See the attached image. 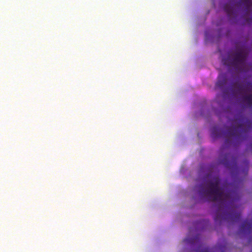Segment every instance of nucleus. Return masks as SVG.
I'll use <instances>...</instances> for the list:
<instances>
[{
  "label": "nucleus",
  "instance_id": "7ed1b4c3",
  "mask_svg": "<svg viewBox=\"0 0 252 252\" xmlns=\"http://www.w3.org/2000/svg\"><path fill=\"white\" fill-rule=\"evenodd\" d=\"M232 55H233V57L229 60V65L241 71H243L247 56V52L244 50L240 49Z\"/></svg>",
  "mask_w": 252,
  "mask_h": 252
},
{
  "label": "nucleus",
  "instance_id": "f03ea898",
  "mask_svg": "<svg viewBox=\"0 0 252 252\" xmlns=\"http://www.w3.org/2000/svg\"><path fill=\"white\" fill-rule=\"evenodd\" d=\"M231 126L227 130L225 144H228L230 139L239 142L246 138L250 128V123L244 117L237 115L232 120Z\"/></svg>",
  "mask_w": 252,
  "mask_h": 252
},
{
  "label": "nucleus",
  "instance_id": "f257e3e1",
  "mask_svg": "<svg viewBox=\"0 0 252 252\" xmlns=\"http://www.w3.org/2000/svg\"><path fill=\"white\" fill-rule=\"evenodd\" d=\"M220 179L218 177L213 178L205 188H200L199 193L202 196H208L211 201H218V209L214 217L216 222H221L222 220L237 222L240 220L241 214L240 212H236V208L231 207L236 200L234 198L229 200L231 198V192L224 194L220 187Z\"/></svg>",
  "mask_w": 252,
  "mask_h": 252
},
{
  "label": "nucleus",
  "instance_id": "1a4fd4ad",
  "mask_svg": "<svg viewBox=\"0 0 252 252\" xmlns=\"http://www.w3.org/2000/svg\"><path fill=\"white\" fill-rule=\"evenodd\" d=\"M226 84V79L223 78L221 76H219L218 80L216 83V87L222 89Z\"/></svg>",
  "mask_w": 252,
  "mask_h": 252
},
{
  "label": "nucleus",
  "instance_id": "0eeeda50",
  "mask_svg": "<svg viewBox=\"0 0 252 252\" xmlns=\"http://www.w3.org/2000/svg\"><path fill=\"white\" fill-rule=\"evenodd\" d=\"M244 5L245 7V10L247 12L252 10V0H241L237 5Z\"/></svg>",
  "mask_w": 252,
  "mask_h": 252
},
{
  "label": "nucleus",
  "instance_id": "423d86ee",
  "mask_svg": "<svg viewBox=\"0 0 252 252\" xmlns=\"http://www.w3.org/2000/svg\"><path fill=\"white\" fill-rule=\"evenodd\" d=\"M252 231V220H245L240 226L239 231L244 234H249Z\"/></svg>",
  "mask_w": 252,
  "mask_h": 252
},
{
  "label": "nucleus",
  "instance_id": "9d476101",
  "mask_svg": "<svg viewBox=\"0 0 252 252\" xmlns=\"http://www.w3.org/2000/svg\"><path fill=\"white\" fill-rule=\"evenodd\" d=\"M242 100L246 102L249 107L252 108V94L244 95L242 97Z\"/></svg>",
  "mask_w": 252,
  "mask_h": 252
},
{
  "label": "nucleus",
  "instance_id": "39448f33",
  "mask_svg": "<svg viewBox=\"0 0 252 252\" xmlns=\"http://www.w3.org/2000/svg\"><path fill=\"white\" fill-rule=\"evenodd\" d=\"M252 91V84L246 82L244 84L238 83L235 84V92L236 94H241Z\"/></svg>",
  "mask_w": 252,
  "mask_h": 252
},
{
  "label": "nucleus",
  "instance_id": "6e6552de",
  "mask_svg": "<svg viewBox=\"0 0 252 252\" xmlns=\"http://www.w3.org/2000/svg\"><path fill=\"white\" fill-rule=\"evenodd\" d=\"M224 10L227 14L229 17H230L234 14V7L233 5H231L230 3H226L224 6Z\"/></svg>",
  "mask_w": 252,
  "mask_h": 252
},
{
  "label": "nucleus",
  "instance_id": "f8f14e48",
  "mask_svg": "<svg viewBox=\"0 0 252 252\" xmlns=\"http://www.w3.org/2000/svg\"><path fill=\"white\" fill-rule=\"evenodd\" d=\"M196 252H214L210 250V249L208 248H206L203 249H202L201 251L197 250L196 251ZM221 252H224V250L222 249H221Z\"/></svg>",
  "mask_w": 252,
  "mask_h": 252
},
{
  "label": "nucleus",
  "instance_id": "ddd939ff",
  "mask_svg": "<svg viewBox=\"0 0 252 252\" xmlns=\"http://www.w3.org/2000/svg\"><path fill=\"white\" fill-rule=\"evenodd\" d=\"M245 162H246V165H247V169L246 170V174H247L248 173V161H245Z\"/></svg>",
  "mask_w": 252,
  "mask_h": 252
},
{
  "label": "nucleus",
  "instance_id": "20e7f679",
  "mask_svg": "<svg viewBox=\"0 0 252 252\" xmlns=\"http://www.w3.org/2000/svg\"><path fill=\"white\" fill-rule=\"evenodd\" d=\"M220 163L229 169L232 174H233L234 172L239 174L240 170L237 164V159L236 157L231 156L230 154L228 153L224 155L223 158L221 156L220 157Z\"/></svg>",
  "mask_w": 252,
  "mask_h": 252
},
{
  "label": "nucleus",
  "instance_id": "9b49d317",
  "mask_svg": "<svg viewBox=\"0 0 252 252\" xmlns=\"http://www.w3.org/2000/svg\"><path fill=\"white\" fill-rule=\"evenodd\" d=\"M199 239V236H196L195 238L193 239H188L187 238L185 240V241L187 243H190V244H194L197 242V240Z\"/></svg>",
  "mask_w": 252,
  "mask_h": 252
}]
</instances>
